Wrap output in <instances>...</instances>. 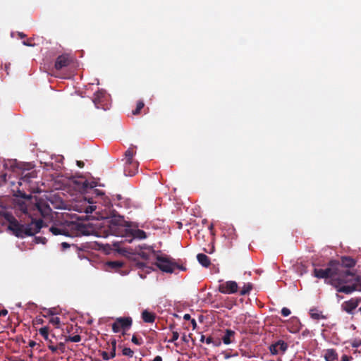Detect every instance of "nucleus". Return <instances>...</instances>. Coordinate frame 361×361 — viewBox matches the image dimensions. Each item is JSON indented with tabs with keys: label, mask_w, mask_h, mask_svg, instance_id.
Returning a JSON list of instances; mask_svg holds the SVG:
<instances>
[{
	"label": "nucleus",
	"mask_w": 361,
	"mask_h": 361,
	"mask_svg": "<svg viewBox=\"0 0 361 361\" xmlns=\"http://www.w3.org/2000/svg\"><path fill=\"white\" fill-rule=\"evenodd\" d=\"M76 164L80 168H83L84 165H85V164H84V162L82 161H76Z\"/></svg>",
	"instance_id": "43"
},
{
	"label": "nucleus",
	"mask_w": 361,
	"mask_h": 361,
	"mask_svg": "<svg viewBox=\"0 0 361 361\" xmlns=\"http://www.w3.org/2000/svg\"><path fill=\"white\" fill-rule=\"evenodd\" d=\"M154 254V252L150 248H147L146 250H141L138 252V255L143 259L147 260L150 258V256Z\"/></svg>",
	"instance_id": "22"
},
{
	"label": "nucleus",
	"mask_w": 361,
	"mask_h": 361,
	"mask_svg": "<svg viewBox=\"0 0 361 361\" xmlns=\"http://www.w3.org/2000/svg\"><path fill=\"white\" fill-rule=\"evenodd\" d=\"M191 324L192 325L193 329H195L197 327V322L195 319H191Z\"/></svg>",
	"instance_id": "49"
},
{
	"label": "nucleus",
	"mask_w": 361,
	"mask_h": 361,
	"mask_svg": "<svg viewBox=\"0 0 361 361\" xmlns=\"http://www.w3.org/2000/svg\"><path fill=\"white\" fill-rule=\"evenodd\" d=\"M156 266L163 272L173 273L176 269L185 271L186 268L178 264L172 257L166 255H159L156 257Z\"/></svg>",
	"instance_id": "5"
},
{
	"label": "nucleus",
	"mask_w": 361,
	"mask_h": 361,
	"mask_svg": "<svg viewBox=\"0 0 361 361\" xmlns=\"http://www.w3.org/2000/svg\"><path fill=\"white\" fill-rule=\"evenodd\" d=\"M182 340H183V342H185V343H188V340L187 339V338H186V336H185V335H183V336H182Z\"/></svg>",
	"instance_id": "56"
},
{
	"label": "nucleus",
	"mask_w": 361,
	"mask_h": 361,
	"mask_svg": "<svg viewBox=\"0 0 361 361\" xmlns=\"http://www.w3.org/2000/svg\"><path fill=\"white\" fill-rule=\"evenodd\" d=\"M25 199L27 200H30L31 199V196L30 195H24L23 196Z\"/></svg>",
	"instance_id": "59"
},
{
	"label": "nucleus",
	"mask_w": 361,
	"mask_h": 361,
	"mask_svg": "<svg viewBox=\"0 0 361 361\" xmlns=\"http://www.w3.org/2000/svg\"><path fill=\"white\" fill-rule=\"evenodd\" d=\"M116 349L111 348L110 353H109L111 359L116 357Z\"/></svg>",
	"instance_id": "42"
},
{
	"label": "nucleus",
	"mask_w": 361,
	"mask_h": 361,
	"mask_svg": "<svg viewBox=\"0 0 361 361\" xmlns=\"http://www.w3.org/2000/svg\"><path fill=\"white\" fill-rule=\"evenodd\" d=\"M111 348L116 349V341L115 339H113L111 342Z\"/></svg>",
	"instance_id": "45"
},
{
	"label": "nucleus",
	"mask_w": 361,
	"mask_h": 361,
	"mask_svg": "<svg viewBox=\"0 0 361 361\" xmlns=\"http://www.w3.org/2000/svg\"><path fill=\"white\" fill-rule=\"evenodd\" d=\"M122 354L125 356L132 357L133 356L134 352L130 348L126 347L122 350Z\"/></svg>",
	"instance_id": "28"
},
{
	"label": "nucleus",
	"mask_w": 361,
	"mask_h": 361,
	"mask_svg": "<svg viewBox=\"0 0 361 361\" xmlns=\"http://www.w3.org/2000/svg\"><path fill=\"white\" fill-rule=\"evenodd\" d=\"M361 302V298H351L348 301H345L342 304V308L348 314H353L354 310H355L359 304Z\"/></svg>",
	"instance_id": "12"
},
{
	"label": "nucleus",
	"mask_w": 361,
	"mask_h": 361,
	"mask_svg": "<svg viewBox=\"0 0 361 361\" xmlns=\"http://www.w3.org/2000/svg\"><path fill=\"white\" fill-rule=\"evenodd\" d=\"M23 44L27 47H33L34 46V44L31 43V39H28L26 41H23Z\"/></svg>",
	"instance_id": "40"
},
{
	"label": "nucleus",
	"mask_w": 361,
	"mask_h": 361,
	"mask_svg": "<svg viewBox=\"0 0 361 361\" xmlns=\"http://www.w3.org/2000/svg\"><path fill=\"white\" fill-rule=\"evenodd\" d=\"M339 267L336 274L339 278L341 285H355V283L361 282V277L357 276L354 272L349 269L353 268L356 264V261L351 257L344 256L341 258V261H337Z\"/></svg>",
	"instance_id": "3"
},
{
	"label": "nucleus",
	"mask_w": 361,
	"mask_h": 361,
	"mask_svg": "<svg viewBox=\"0 0 361 361\" xmlns=\"http://www.w3.org/2000/svg\"><path fill=\"white\" fill-rule=\"evenodd\" d=\"M302 324L300 320L297 317H293L290 319V325L288 326V329L291 333H297L301 329Z\"/></svg>",
	"instance_id": "15"
},
{
	"label": "nucleus",
	"mask_w": 361,
	"mask_h": 361,
	"mask_svg": "<svg viewBox=\"0 0 361 361\" xmlns=\"http://www.w3.org/2000/svg\"><path fill=\"white\" fill-rule=\"evenodd\" d=\"M209 228L210 230H212V228H213V225H212V224H211V225L209 226Z\"/></svg>",
	"instance_id": "62"
},
{
	"label": "nucleus",
	"mask_w": 361,
	"mask_h": 361,
	"mask_svg": "<svg viewBox=\"0 0 361 361\" xmlns=\"http://www.w3.org/2000/svg\"><path fill=\"white\" fill-rule=\"evenodd\" d=\"M49 323L55 325L56 327H59V325L60 324V318L58 317H51L49 319Z\"/></svg>",
	"instance_id": "31"
},
{
	"label": "nucleus",
	"mask_w": 361,
	"mask_h": 361,
	"mask_svg": "<svg viewBox=\"0 0 361 361\" xmlns=\"http://www.w3.org/2000/svg\"><path fill=\"white\" fill-rule=\"evenodd\" d=\"M61 247L63 248V249H66V248H68L70 247V245L68 243H66V242H63L61 243Z\"/></svg>",
	"instance_id": "48"
},
{
	"label": "nucleus",
	"mask_w": 361,
	"mask_h": 361,
	"mask_svg": "<svg viewBox=\"0 0 361 361\" xmlns=\"http://www.w3.org/2000/svg\"><path fill=\"white\" fill-rule=\"evenodd\" d=\"M218 290L223 294H233L238 292V286L234 281H228L221 283L218 286Z\"/></svg>",
	"instance_id": "9"
},
{
	"label": "nucleus",
	"mask_w": 361,
	"mask_h": 361,
	"mask_svg": "<svg viewBox=\"0 0 361 361\" xmlns=\"http://www.w3.org/2000/svg\"><path fill=\"white\" fill-rule=\"evenodd\" d=\"M145 103L143 101H138L136 104L135 109L133 110L132 114L133 115H138L140 114L141 110L144 108Z\"/></svg>",
	"instance_id": "24"
},
{
	"label": "nucleus",
	"mask_w": 361,
	"mask_h": 361,
	"mask_svg": "<svg viewBox=\"0 0 361 361\" xmlns=\"http://www.w3.org/2000/svg\"><path fill=\"white\" fill-rule=\"evenodd\" d=\"M116 198L118 200H121L122 199V197L121 195H116Z\"/></svg>",
	"instance_id": "58"
},
{
	"label": "nucleus",
	"mask_w": 361,
	"mask_h": 361,
	"mask_svg": "<svg viewBox=\"0 0 361 361\" xmlns=\"http://www.w3.org/2000/svg\"><path fill=\"white\" fill-rule=\"evenodd\" d=\"M288 347V344L284 341L279 340L270 345L269 349L271 355H278L279 353H285Z\"/></svg>",
	"instance_id": "11"
},
{
	"label": "nucleus",
	"mask_w": 361,
	"mask_h": 361,
	"mask_svg": "<svg viewBox=\"0 0 361 361\" xmlns=\"http://www.w3.org/2000/svg\"><path fill=\"white\" fill-rule=\"evenodd\" d=\"M138 166H139V163L137 161V166H136V169L135 170V171L131 173L132 171H133V165H130V164H128L126 163H125V165H124V174L126 176H134L137 172V170H138Z\"/></svg>",
	"instance_id": "20"
},
{
	"label": "nucleus",
	"mask_w": 361,
	"mask_h": 361,
	"mask_svg": "<svg viewBox=\"0 0 361 361\" xmlns=\"http://www.w3.org/2000/svg\"><path fill=\"white\" fill-rule=\"evenodd\" d=\"M183 319H184L185 320H187V321H188V320H190L191 317H190V315L189 314H184V316H183Z\"/></svg>",
	"instance_id": "50"
},
{
	"label": "nucleus",
	"mask_w": 361,
	"mask_h": 361,
	"mask_svg": "<svg viewBox=\"0 0 361 361\" xmlns=\"http://www.w3.org/2000/svg\"><path fill=\"white\" fill-rule=\"evenodd\" d=\"M339 265L337 260H331L328 263L326 269L314 268L312 275L317 279H324L326 282L333 286L338 292L349 294L355 290L361 291V282L355 285L341 286L336 271L338 270Z\"/></svg>",
	"instance_id": "1"
},
{
	"label": "nucleus",
	"mask_w": 361,
	"mask_h": 361,
	"mask_svg": "<svg viewBox=\"0 0 361 361\" xmlns=\"http://www.w3.org/2000/svg\"><path fill=\"white\" fill-rule=\"evenodd\" d=\"M213 341V338L211 336H209L206 338L205 342L207 344H210Z\"/></svg>",
	"instance_id": "46"
},
{
	"label": "nucleus",
	"mask_w": 361,
	"mask_h": 361,
	"mask_svg": "<svg viewBox=\"0 0 361 361\" xmlns=\"http://www.w3.org/2000/svg\"><path fill=\"white\" fill-rule=\"evenodd\" d=\"M49 341L50 343V344L48 345L49 349L52 353H56L58 350V347L53 345H52V341L51 340H49Z\"/></svg>",
	"instance_id": "37"
},
{
	"label": "nucleus",
	"mask_w": 361,
	"mask_h": 361,
	"mask_svg": "<svg viewBox=\"0 0 361 361\" xmlns=\"http://www.w3.org/2000/svg\"><path fill=\"white\" fill-rule=\"evenodd\" d=\"M98 185L97 182L95 180H85L82 183V189L85 191H87L88 189L93 190Z\"/></svg>",
	"instance_id": "21"
},
{
	"label": "nucleus",
	"mask_w": 361,
	"mask_h": 361,
	"mask_svg": "<svg viewBox=\"0 0 361 361\" xmlns=\"http://www.w3.org/2000/svg\"><path fill=\"white\" fill-rule=\"evenodd\" d=\"M5 220L8 223V229L10 230L14 235L18 238H23L25 236H32L39 232L43 227V221L42 219H31L27 224H21L10 212H8L1 208L0 220Z\"/></svg>",
	"instance_id": "2"
},
{
	"label": "nucleus",
	"mask_w": 361,
	"mask_h": 361,
	"mask_svg": "<svg viewBox=\"0 0 361 361\" xmlns=\"http://www.w3.org/2000/svg\"><path fill=\"white\" fill-rule=\"evenodd\" d=\"M35 242L37 243L45 244L47 242V239L44 237L37 236V237H35Z\"/></svg>",
	"instance_id": "34"
},
{
	"label": "nucleus",
	"mask_w": 361,
	"mask_h": 361,
	"mask_svg": "<svg viewBox=\"0 0 361 361\" xmlns=\"http://www.w3.org/2000/svg\"><path fill=\"white\" fill-rule=\"evenodd\" d=\"M235 331L231 329H226L225 331V335L222 337V341L224 344L228 345L231 343L233 341H231V338L234 336Z\"/></svg>",
	"instance_id": "19"
},
{
	"label": "nucleus",
	"mask_w": 361,
	"mask_h": 361,
	"mask_svg": "<svg viewBox=\"0 0 361 361\" xmlns=\"http://www.w3.org/2000/svg\"><path fill=\"white\" fill-rule=\"evenodd\" d=\"M100 354L104 360H109L111 359L110 355L106 351H102Z\"/></svg>",
	"instance_id": "36"
},
{
	"label": "nucleus",
	"mask_w": 361,
	"mask_h": 361,
	"mask_svg": "<svg viewBox=\"0 0 361 361\" xmlns=\"http://www.w3.org/2000/svg\"><path fill=\"white\" fill-rule=\"evenodd\" d=\"M153 361H162V357L161 356H159V355H157L154 358Z\"/></svg>",
	"instance_id": "52"
},
{
	"label": "nucleus",
	"mask_w": 361,
	"mask_h": 361,
	"mask_svg": "<svg viewBox=\"0 0 361 361\" xmlns=\"http://www.w3.org/2000/svg\"><path fill=\"white\" fill-rule=\"evenodd\" d=\"M110 231L115 235H121L123 236L124 233V228L123 226L129 227V225H127L126 222L124 220L123 216L121 215H114L110 221Z\"/></svg>",
	"instance_id": "6"
},
{
	"label": "nucleus",
	"mask_w": 361,
	"mask_h": 361,
	"mask_svg": "<svg viewBox=\"0 0 361 361\" xmlns=\"http://www.w3.org/2000/svg\"><path fill=\"white\" fill-rule=\"evenodd\" d=\"M156 316L154 313L147 310H144L142 312V319L146 323H153L155 320Z\"/></svg>",
	"instance_id": "17"
},
{
	"label": "nucleus",
	"mask_w": 361,
	"mask_h": 361,
	"mask_svg": "<svg viewBox=\"0 0 361 361\" xmlns=\"http://www.w3.org/2000/svg\"><path fill=\"white\" fill-rule=\"evenodd\" d=\"M281 314L283 317H288L290 314V310L287 307H283L281 310Z\"/></svg>",
	"instance_id": "35"
},
{
	"label": "nucleus",
	"mask_w": 361,
	"mask_h": 361,
	"mask_svg": "<svg viewBox=\"0 0 361 361\" xmlns=\"http://www.w3.org/2000/svg\"><path fill=\"white\" fill-rule=\"evenodd\" d=\"M122 237L126 238V240L130 243L134 238L140 240L145 239L147 238V234L144 231L140 229L127 228L124 229V233Z\"/></svg>",
	"instance_id": "8"
},
{
	"label": "nucleus",
	"mask_w": 361,
	"mask_h": 361,
	"mask_svg": "<svg viewBox=\"0 0 361 361\" xmlns=\"http://www.w3.org/2000/svg\"><path fill=\"white\" fill-rule=\"evenodd\" d=\"M104 97V93L102 92H97L94 94L92 102L94 104L96 108L99 109L102 102H103V98Z\"/></svg>",
	"instance_id": "16"
},
{
	"label": "nucleus",
	"mask_w": 361,
	"mask_h": 361,
	"mask_svg": "<svg viewBox=\"0 0 361 361\" xmlns=\"http://www.w3.org/2000/svg\"><path fill=\"white\" fill-rule=\"evenodd\" d=\"M8 314V310L6 309H4L2 310H0V317L1 316H6Z\"/></svg>",
	"instance_id": "44"
},
{
	"label": "nucleus",
	"mask_w": 361,
	"mask_h": 361,
	"mask_svg": "<svg viewBox=\"0 0 361 361\" xmlns=\"http://www.w3.org/2000/svg\"><path fill=\"white\" fill-rule=\"evenodd\" d=\"M173 327V325H171V326H170V329H172Z\"/></svg>",
	"instance_id": "63"
},
{
	"label": "nucleus",
	"mask_w": 361,
	"mask_h": 361,
	"mask_svg": "<svg viewBox=\"0 0 361 361\" xmlns=\"http://www.w3.org/2000/svg\"><path fill=\"white\" fill-rule=\"evenodd\" d=\"M252 286L251 283L245 284L243 288L240 290V295H245L250 293V291L252 290Z\"/></svg>",
	"instance_id": "26"
},
{
	"label": "nucleus",
	"mask_w": 361,
	"mask_h": 361,
	"mask_svg": "<svg viewBox=\"0 0 361 361\" xmlns=\"http://www.w3.org/2000/svg\"><path fill=\"white\" fill-rule=\"evenodd\" d=\"M179 338V334L177 331H173L172 332V337L171 339L169 340V343H173L176 341H177Z\"/></svg>",
	"instance_id": "32"
},
{
	"label": "nucleus",
	"mask_w": 361,
	"mask_h": 361,
	"mask_svg": "<svg viewBox=\"0 0 361 361\" xmlns=\"http://www.w3.org/2000/svg\"><path fill=\"white\" fill-rule=\"evenodd\" d=\"M73 62V58L70 54H63L59 56L55 61L54 68L59 71L63 68L68 67Z\"/></svg>",
	"instance_id": "10"
},
{
	"label": "nucleus",
	"mask_w": 361,
	"mask_h": 361,
	"mask_svg": "<svg viewBox=\"0 0 361 361\" xmlns=\"http://www.w3.org/2000/svg\"><path fill=\"white\" fill-rule=\"evenodd\" d=\"M131 341L137 345H140L143 343L142 339L141 338H137L135 334L133 336Z\"/></svg>",
	"instance_id": "30"
},
{
	"label": "nucleus",
	"mask_w": 361,
	"mask_h": 361,
	"mask_svg": "<svg viewBox=\"0 0 361 361\" xmlns=\"http://www.w3.org/2000/svg\"><path fill=\"white\" fill-rule=\"evenodd\" d=\"M18 37L20 38V39H24L26 37V35L23 32H18Z\"/></svg>",
	"instance_id": "47"
},
{
	"label": "nucleus",
	"mask_w": 361,
	"mask_h": 361,
	"mask_svg": "<svg viewBox=\"0 0 361 361\" xmlns=\"http://www.w3.org/2000/svg\"><path fill=\"white\" fill-rule=\"evenodd\" d=\"M36 345V342L34 341H30L29 342V346L31 348H33Z\"/></svg>",
	"instance_id": "51"
},
{
	"label": "nucleus",
	"mask_w": 361,
	"mask_h": 361,
	"mask_svg": "<svg viewBox=\"0 0 361 361\" xmlns=\"http://www.w3.org/2000/svg\"><path fill=\"white\" fill-rule=\"evenodd\" d=\"M107 266L114 270H118L123 266V262L120 261H111L107 262Z\"/></svg>",
	"instance_id": "23"
},
{
	"label": "nucleus",
	"mask_w": 361,
	"mask_h": 361,
	"mask_svg": "<svg viewBox=\"0 0 361 361\" xmlns=\"http://www.w3.org/2000/svg\"><path fill=\"white\" fill-rule=\"evenodd\" d=\"M133 148H136L135 146H133V147L128 148L125 152V163L128 164L133 165V170L136 169L137 161L133 159L134 155L136 154V152L133 149ZM135 171H132L133 173Z\"/></svg>",
	"instance_id": "13"
},
{
	"label": "nucleus",
	"mask_w": 361,
	"mask_h": 361,
	"mask_svg": "<svg viewBox=\"0 0 361 361\" xmlns=\"http://www.w3.org/2000/svg\"><path fill=\"white\" fill-rule=\"evenodd\" d=\"M20 207H21V210L23 212V213H25V214L28 213L27 209L26 207H24L23 205H21Z\"/></svg>",
	"instance_id": "53"
},
{
	"label": "nucleus",
	"mask_w": 361,
	"mask_h": 361,
	"mask_svg": "<svg viewBox=\"0 0 361 361\" xmlns=\"http://www.w3.org/2000/svg\"><path fill=\"white\" fill-rule=\"evenodd\" d=\"M198 262L204 267H208L210 264V259L204 254L200 253L197 255Z\"/></svg>",
	"instance_id": "18"
},
{
	"label": "nucleus",
	"mask_w": 361,
	"mask_h": 361,
	"mask_svg": "<svg viewBox=\"0 0 361 361\" xmlns=\"http://www.w3.org/2000/svg\"><path fill=\"white\" fill-rule=\"evenodd\" d=\"M359 311L361 312V307L359 308Z\"/></svg>",
	"instance_id": "64"
},
{
	"label": "nucleus",
	"mask_w": 361,
	"mask_h": 361,
	"mask_svg": "<svg viewBox=\"0 0 361 361\" xmlns=\"http://www.w3.org/2000/svg\"><path fill=\"white\" fill-rule=\"evenodd\" d=\"M204 340H205V336L204 335H202V336L200 338V341L203 343L204 341Z\"/></svg>",
	"instance_id": "57"
},
{
	"label": "nucleus",
	"mask_w": 361,
	"mask_h": 361,
	"mask_svg": "<svg viewBox=\"0 0 361 361\" xmlns=\"http://www.w3.org/2000/svg\"><path fill=\"white\" fill-rule=\"evenodd\" d=\"M360 345H361V340L360 341V342L358 343H353V347H355V348H357L359 347Z\"/></svg>",
	"instance_id": "55"
},
{
	"label": "nucleus",
	"mask_w": 361,
	"mask_h": 361,
	"mask_svg": "<svg viewBox=\"0 0 361 361\" xmlns=\"http://www.w3.org/2000/svg\"><path fill=\"white\" fill-rule=\"evenodd\" d=\"M66 341H71L74 343H78L81 341V336L80 335H75L73 336H68L66 339Z\"/></svg>",
	"instance_id": "29"
},
{
	"label": "nucleus",
	"mask_w": 361,
	"mask_h": 361,
	"mask_svg": "<svg viewBox=\"0 0 361 361\" xmlns=\"http://www.w3.org/2000/svg\"><path fill=\"white\" fill-rule=\"evenodd\" d=\"M310 314L311 317L314 319L318 320L324 318V317L322 314V312H319L317 310H311Z\"/></svg>",
	"instance_id": "25"
},
{
	"label": "nucleus",
	"mask_w": 361,
	"mask_h": 361,
	"mask_svg": "<svg viewBox=\"0 0 361 361\" xmlns=\"http://www.w3.org/2000/svg\"><path fill=\"white\" fill-rule=\"evenodd\" d=\"M230 357H231V355H230L229 354H226V355H225V358H226V359H228V358H229Z\"/></svg>",
	"instance_id": "60"
},
{
	"label": "nucleus",
	"mask_w": 361,
	"mask_h": 361,
	"mask_svg": "<svg viewBox=\"0 0 361 361\" xmlns=\"http://www.w3.org/2000/svg\"><path fill=\"white\" fill-rule=\"evenodd\" d=\"M58 350H60L61 353L64 352L65 350V345L63 343H59L58 345Z\"/></svg>",
	"instance_id": "41"
},
{
	"label": "nucleus",
	"mask_w": 361,
	"mask_h": 361,
	"mask_svg": "<svg viewBox=\"0 0 361 361\" xmlns=\"http://www.w3.org/2000/svg\"><path fill=\"white\" fill-rule=\"evenodd\" d=\"M92 194L95 195L97 197H102L104 195V192L98 189H93L92 190Z\"/></svg>",
	"instance_id": "33"
},
{
	"label": "nucleus",
	"mask_w": 361,
	"mask_h": 361,
	"mask_svg": "<svg viewBox=\"0 0 361 361\" xmlns=\"http://www.w3.org/2000/svg\"><path fill=\"white\" fill-rule=\"evenodd\" d=\"M325 361H338V355L335 349L329 348L324 350Z\"/></svg>",
	"instance_id": "14"
},
{
	"label": "nucleus",
	"mask_w": 361,
	"mask_h": 361,
	"mask_svg": "<svg viewBox=\"0 0 361 361\" xmlns=\"http://www.w3.org/2000/svg\"><path fill=\"white\" fill-rule=\"evenodd\" d=\"M353 357L351 356H348L347 355H343L341 357V361H351Z\"/></svg>",
	"instance_id": "39"
},
{
	"label": "nucleus",
	"mask_w": 361,
	"mask_h": 361,
	"mask_svg": "<svg viewBox=\"0 0 361 361\" xmlns=\"http://www.w3.org/2000/svg\"><path fill=\"white\" fill-rule=\"evenodd\" d=\"M311 335V332L309 329H304L302 333H301V336L303 337V338H306V337H308Z\"/></svg>",
	"instance_id": "38"
},
{
	"label": "nucleus",
	"mask_w": 361,
	"mask_h": 361,
	"mask_svg": "<svg viewBox=\"0 0 361 361\" xmlns=\"http://www.w3.org/2000/svg\"><path fill=\"white\" fill-rule=\"evenodd\" d=\"M54 235L81 236L89 235L88 228L82 224L71 222L66 224H54L49 228Z\"/></svg>",
	"instance_id": "4"
},
{
	"label": "nucleus",
	"mask_w": 361,
	"mask_h": 361,
	"mask_svg": "<svg viewBox=\"0 0 361 361\" xmlns=\"http://www.w3.org/2000/svg\"><path fill=\"white\" fill-rule=\"evenodd\" d=\"M49 314L52 315V314H54V312H53V311L49 310Z\"/></svg>",
	"instance_id": "61"
},
{
	"label": "nucleus",
	"mask_w": 361,
	"mask_h": 361,
	"mask_svg": "<svg viewBox=\"0 0 361 361\" xmlns=\"http://www.w3.org/2000/svg\"><path fill=\"white\" fill-rule=\"evenodd\" d=\"M132 324L133 319L131 317H118L112 324V331L114 333H118L121 331H123V334H124L126 331H128L130 329Z\"/></svg>",
	"instance_id": "7"
},
{
	"label": "nucleus",
	"mask_w": 361,
	"mask_h": 361,
	"mask_svg": "<svg viewBox=\"0 0 361 361\" xmlns=\"http://www.w3.org/2000/svg\"><path fill=\"white\" fill-rule=\"evenodd\" d=\"M39 333L45 340H49V327L44 326L39 329Z\"/></svg>",
	"instance_id": "27"
},
{
	"label": "nucleus",
	"mask_w": 361,
	"mask_h": 361,
	"mask_svg": "<svg viewBox=\"0 0 361 361\" xmlns=\"http://www.w3.org/2000/svg\"><path fill=\"white\" fill-rule=\"evenodd\" d=\"M1 177L2 180H3L4 182H6V173H2V174L1 175Z\"/></svg>",
	"instance_id": "54"
}]
</instances>
